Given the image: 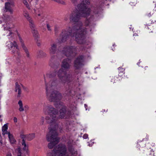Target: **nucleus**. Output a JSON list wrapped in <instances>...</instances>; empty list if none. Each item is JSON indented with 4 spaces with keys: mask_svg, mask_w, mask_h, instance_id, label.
I'll list each match as a JSON object with an SVG mask.
<instances>
[{
    "mask_svg": "<svg viewBox=\"0 0 156 156\" xmlns=\"http://www.w3.org/2000/svg\"><path fill=\"white\" fill-rule=\"evenodd\" d=\"M90 3L89 0H80V3L77 5V8L70 14L69 17L71 21L77 23L72 29L69 27L66 30H62L60 35L62 41H66L70 37L75 36L78 43L82 44L84 42V35L87 31L86 28L82 26V23L78 21L80 17H87L90 14V10L88 7Z\"/></svg>",
    "mask_w": 156,
    "mask_h": 156,
    "instance_id": "f257e3e1",
    "label": "nucleus"
},
{
    "mask_svg": "<svg viewBox=\"0 0 156 156\" xmlns=\"http://www.w3.org/2000/svg\"><path fill=\"white\" fill-rule=\"evenodd\" d=\"M43 111L44 113H48L49 114V116L46 117V119L48 123L51 124L50 127L53 128V126H54L55 129L56 126V123L59 119L57 116L58 111L52 106L47 104L44 105V106ZM67 114L66 108L64 107H62V108L60 110L59 118L61 119L66 118L67 117Z\"/></svg>",
    "mask_w": 156,
    "mask_h": 156,
    "instance_id": "f03ea898",
    "label": "nucleus"
},
{
    "mask_svg": "<svg viewBox=\"0 0 156 156\" xmlns=\"http://www.w3.org/2000/svg\"><path fill=\"white\" fill-rule=\"evenodd\" d=\"M44 77L47 98L50 101L57 102L61 99L62 96L59 92L55 90L58 86L57 79H51L47 82L44 75Z\"/></svg>",
    "mask_w": 156,
    "mask_h": 156,
    "instance_id": "7ed1b4c3",
    "label": "nucleus"
},
{
    "mask_svg": "<svg viewBox=\"0 0 156 156\" xmlns=\"http://www.w3.org/2000/svg\"><path fill=\"white\" fill-rule=\"evenodd\" d=\"M70 61L68 58L63 60L62 63V68L57 72V76L59 81L62 83L64 84L68 83L70 80L71 75L69 74L64 72L63 68L65 69H69L71 66Z\"/></svg>",
    "mask_w": 156,
    "mask_h": 156,
    "instance_id": "20e7f679",
    "label": "nucleus"
},
{
    "mask_svg": "<svg viewBox=\"0 0 156 156\" xmlns=\"http://www.w3.org/2000/svg\"><path fill=\"white\" fill-rule=\"evenodd\" d=\"M49 129L50 131L47 135L46 138L48 141L50 142L48 144V147L51 149L58 143L59 139L56 131L54 128L49 127Z\"/></svg>",
    "mask_w": 156,
    "mask_h": 156,
    "instance_id": "39448f33",
    "label": "nucleus"
},
{
    "mask_svg": "<svg viewBox=\"0 0 156 156\" xmlns=\"http://www.w3.org/2000/svg\"><path fill=\"white\" fill-rule=\"evenodd\" d=\"M47 156H69L66 153V148L63 144H59L53 150L52 153L48 154Z\"/></svg>",
    "mask_w": 156,
    "mask_h": 156,
    "instance_id": "423d86ee",
    "label": "nucleus"
},
{
    "mask_svg": "<svg viewBox=\"0 0 156 156\" xmlns=\"http://www.w3.org/2000/svg\"><path fill=\"white\" fill-rule=\"evenodd\" d=\"M75 48L73 46H67L64 48L62 53L67 56H69L75 51Z\"/></svg>",
    "mask_w": 156,
    "mask_h": 156,
    "instance_id": "0eeeda50",
    "label": "nucleus"
},
{
    "mask_svg": "<svg viewBox=\"0 0 156 156\" xmlns=\"http://www.w3.org/2000/svg\"><path fill=\"white\" fill-rule=\"evenodd\" d=\"M7 45L9 48H10L13 49L12 51L14 53H17L18 49V46L16 42L13 41V42H8Z\"/></svg>",
    "mask_w": 156,
    "mask_h": 156,
    "instance_id": "6e6552de",
    "label": "nucleus"
},
{
    "mask_svg": "<svg viewBox=\"0 0 156 156\" xmlns=\"http://www.w3.org/2000/svg\"><path fill=\"white\" fill-rule=\"evenodd\" d=\"M18 36L21 46L22 48H23V50H24V51H25L26 54V56L27 57L29 58L30 56L29 53L28 51L27 48L26 47L24 44V43L23 40V39H22V38H21L20 35H18Z\"/></svg>",
    "mask_w": 156,
    "mask_h": 156,
    "instance_id": "1a4fd4ad",
    "label": "nucleus"
},
{
    "mask_svg": "<svg viewBox=\"0 0 156 156\" xmlns=\"http://www.w3.org/2000/svg\"><path fill=\"white\" fill-rule=\"evenodd\" d=\"M83 59L81 56L77 58L74 62V67L76 69H79L83 64Z\"/></svg>",
    "mask_w": 156,
    "mask_h": 156,
    "instance_id": "9d476101",
    "label": "nucleus"
},
{
    "mask_svg": "<svg viewBox=\"0 0 156 156\" xmlns=\"http://www.w3.org/2000/svg\"><path fill=\"white\" fill-rule=\"evenodd\" d=\"M57 50V48L56 44L55 43L51 44L49 50L50 54L51 55L54 54L55 53Z\"/></svg>",
    "mask_w": 156,
    "mask_h": 156,
    "instance_id": "9b49d317",
    "label": "nucleus"
},
{
    "mask_svg": "<svg viewBox=\"0 0 156 156\" xmlns=\"http://www.w3.org/2000/svg\"><path fill=\"white\" fill-rule=\"evenodd\" d=\"M53 56L51 58L50 62L49 63L51 67L54 68H57L59 66V64L58 62H56L54 61Z\"/></svg>",
    "mask_w": 156,
    "mask_h": 156,
    "instance_id": "f8f14e48",
    "label": "nucleus"
},
{
    "mask_svg": "<svg viewBox=\"0 0 156 156\" xmlns=\"http://www.w3.org/2000/svg\"><path fill=\"white\" fill-rule=\"evenodd\" d=\"M12 5H10V4L8 3H5V10L6 12H9L10 14H12L13 12V10L11 8Z\"/></svg>",
    "mask_w": 156,
    "mask_h": 156,
    "instance_id": "ddd939ff",
    "label": "nucleus"
},
{
    "mask_svg": "<svg viewBox=\"0 0 156 156\" xmlns=\"http://www.w3.org/2000/svg\"><path fill=\"white\" fill-rule=\"evenodd\" d=\"M22 138L25 137L28 140H31L33 139L35 137V135L34 133H32L25 136L23 135L21 136Z\"/></svg>",
    "mask_w": 156,
    "mask_h": 156,
    "instance_id": "4468645a",
    "label": "nucleus"
},
{
    "mask_svg": "<svg viewBox=\"0 0 156 156\" xmlns=\"http://www.w3.org/2000/svg\"><path fill=\"white\" fill-rule=\"evenodd\" d=\"M37 54V56L39 58L45 57L47 55L46 53L41 50L39 51Z\"/></svg>",
    "mask_w": 156,
    "mask_h": 156,
    "instance_id": "2eb2a0df",
    "label": "nucleus"
},
{
    "mask_svg": "<svg viewBox=\"0 0 156 156\" xmlns=\"http://www.w3.org/2000/svg\"><path fill=\"white\" fill-rule=\"evenodd\" d=\"M31 30L33 34L34 37L35 39L38 41V38L39 37V34L37 31L36 30V29Z\"/></svg>",
    "mask_w": 156,
    "mask_h": 156,
    "instance_id": "dca6fc26",
    "label": "nucleus"
},
{
    "mask_svg": "<svg viewBox=\"0 0 156 156\" xmlns=\"http://www.w3.org/2000/svg\"><path fill=\"white\" fill-rule=\"evenodd\" d=\"M8 129V126L7 124H5L2 128V134L4 135L5 134H8L9 132H7V129Z\"/></svg>",
    "mask_w": 156,
    "mask_h": 156,
    "instance_id": "f3484780",
    "label": "nucleus"
},
{
    "mask_svg": "<svg viewBox=\"0 0 156 156\" xmlns=\"http://www.w3.org/2000/svg\"><path fill=\"white\" fill-rule=\"evenodd\" d=\"M32 0H23V2L26 7L29 9H30V5Z\"/></svg>",
    "mask_w": 156,
    "mask_h": 156,
    "instance_id": "a211bd4d",
    "label": "nucleus"
},
{
    "mask_svg": "<svg viewBox=\"0 0 156 156\" xmlns=\"http://www.w3.org/2000/svg\"><path fill=\"white\" fill-rule=\"evenodd\" d=\"M8 135L10 143L11 144H14L16 142V140L14 139L13 136L9 133H8Z\"/></svg>",
    "mask_w": 156,
    "mask_h": 156,
    "instance_id": "6ab92c4d",
    "label": "nucleus"
},
{
    "mask_svg": "<svg viewBox=\"0 0 156 156\" xmlns=\"http://www.w3.org/2000/svg\"><path fill=\"white\" fill-rule=\"evenodd\" d=\"M57 74V73H56V72H53L51 73H47L46 75V76L47 77H48L50 78H52L55 77Z\"/></svg>",
    "mask_w": 156,
    "mask_h": 156,
    "instance_id": "aec40b11",
    "label": "nucleus"
},
{
    "mask_svg": "<svg viewBox=\"0 0 156 156\" xmlns=\"http://www.w3.org/2000/svg\"><path fill=\"white\" fill-rule=\"evenodd\" d=\"M18 104L19 105V110L20 112H23L24 111V108L23 107V105L22 101L20 100L18 102Z\"/></svg>",
    "mask_w": 156,
    "mask_h": 156,
    "instance_id": "412c9836",
    "label": "nucleus"
},
{
    "mask_svg": "<svg viewBox=\"0 0 156 156\" xmlns=\"http://www.w3.org/2000/svg\"><path fill=\"white\" fill-rule=\"evenodd\" d=\"M23 15L25 18L28 20V21L31 20L32 18L30 16L29 13L26 11L23 12Z\"/></svg>",
    "mask_w": 156,
    "mask_h": 156,
    "instance_id": "4be33fe9",
    "label": "nucleus"
},
{
    "mask_svg": "<svg viewBox=\"0 0 156 156\" xmlns=\"http://www.w3.org/2000/svg\"><path fill=\"white\" fill-rule=\"evenodd\" d=\"M29 23L30 27L31 30L35 29V25L34 22L32 19L28 21Z\"/></svg>",
    "mask_w": 156,
    "mask_h": 156,
    "instance_id": "5701e85b",
    "label": "nucleus"
},
{
    "mask_svg": "<svg viewBox=\"0 0 156 156\" xmlns=\"http://www.w3.org/2000/svg\"><path fill=\"white\" fill-rule=\"evenodd\" d=\"M69 151L73 156H76L77 153L76 150L74 148H71L69 150Z\"/></svg>",
    "mask_w": 156,
    "mask_h": 156,
    "instance_id": "b1692460",
    "label": "nucleus"
},
{
    "mask_svg": "<svg viewBox=\"0 0 156 156\" xmlns=\"http://www.w3.org/2000/svg\"><path fill=\"white\" fill-rule=\"evenodd\" d=\"M21 84H19L18 83L16 82L15 84V91L17 92L18 90H21V88L22 87L21 85Z\"/></svg>",
    "mask_w": 156,
    "mask_h": 156,
    "instance_id": "393cba45",
    "label": "nucleus"
},
{
    "mask_svg": "<svg viewBox=\"0 0 156 156\" xmlns=\"http://www.w3.org/2000/svg\"><path fill=\"white\" fill-rule=\"evenodd\" d=\"M119 71L120 70V71L119 73V76H121L122 75H123L124 74V69L122 68L121 67H119Z\"/></svg>",
    "mask_w": 156,
    "mask_h": 156,
    "instance_id": "a878e982",
    "label": "nucleus"
},
{
    "mask_svg": "<svg viewBox=\"0 0 156 156\" xmlns=\"http://www.w3.org/2000/svg\"><path fill=\"white\" fill-rule=\"evenodd\" d=\"M22 145L23 146V149L25 150L26 151V144L25 142V141H24V139H23L22 140Z\"/></svg>",
    "mask_w": 156,
    "mask_h": 156,
    "instance_id": "bb28decb",
    "label": "nucleus"
},
{
    "mask_svg": "<svg viewBox=\"0 0 156 156\" xmlns=\"http://www.w3.org/2000/svg\"><path fill=\"white\" fill-rule=\"evenodd\" d=\"M101 10L100 8H98V7L95 8L94 9V12L95 14H97Z\"/></svg>",
    "mask_w": 156,
    "mask_h": 156,
    "instance_id": "cd10ccee",
    "label": "nucleus"
},
{
    "mask_svg": "<svg viewBox=\"0 0 156 156\" xmlns=\"http://www.w3.org/2000/svg\"><path fill=\"white\" fill-rule=\"evenodd\" d=\"M4 28L5 30H9V34H12V33L10 31V30H9V29H10V26H9V25H7L6 27H5V26H4Z\"/></svg>",
    "mask_w": 156,
    "mask_h": 156,
    "instance_id": "c85d7f7f",
    "label": "nucleus"
},
{
    "mask_svg": "<svg viewBox=\"0 0 156 156\" xmlns=\"http://www.w3.org/2000/svg\"><path fill=\"white\" fill-rule=\"evenodd\" d=\"M8 2H6V3H8L10 4V5H12V6H14V4L13 0H7Z\"/></svg>",
    "mask_w": 156,
    "mask_h": 156,
    "instance_id": "c756f323",
    "label": "nucleus"
},
{
    "mask_svg": "<svg viewBox=\"0 0 156 156\" xmlns=\"http://www.w3.org/2000/svg\"><path fill=\"white\" fill-rule=\"evenodd\" d=\"M16 151L18 153V154L21 155V150L20 148H18L16 150Z\"/></svg>",
    "mask_w": 156,
    "mask_h": 156,
    "instance_id": "7c9ffc66",
    "label": "nucleus"
},
{
    "mask_svg": "<svg viewBox=\"0 0 156 156\" xmlns=\"http://www.w3.org/2000/svg\"><path fill=\"white\" fill-rule=\"evenodd\" d=\"M17 92V97H20L21 96V94L22 91L21 90H18Z\"/></svg>",
    "mask_w": 156,
    "mask_h": 156,
    "instance_id": "2f4dec72",
    "label": "nucleus"
},
{
    "mask_svg": "<svg viewBox=\"0 0 156 156\" xmlns=\"http://www.w3.org/2000/svg\"><path fill=\"white\" fill-rule=\"evenodd\" d=\"M47 27L48 30L51 31V26L48 24H47Z\"/></svg>",
    "mask_w": 156,
    "mask_h": 156,
    "instance_id": "473e14b6",
    "label": "nucleus"
},
{
    "mask_svg": "<svg viewBox=\"0 0 156 156\" xmlns=\"http://www.w3.org/2000/svg\"><path fill=\"white\" fill-rule=\"evenodd\" d=\"M90 22H89V20L87 19V20L85 22V24L86 26H88L89 25V23H90Z\"/></svg>",
    "mask_w": 156,
    "mask_h": 156,
    "instance_id": "72a5a7b5",
    "label": "nucleus"
},
{
    "mask_svg": "<svg viewBox=\"0 0 156 156\" xmlns=\"http://www.w3.org/2000/svg\"><path fill=\"white\" fill-rule=\"evenodd\" d=\"M44 120V118L43 117H42L41 119V124H43Z\"/></svg>",
    "mask_w": 156,
    "mask_h": 156,
    "instance_id": "f704fd0d",
    "label": "nucleus"
},
{
    "mask_svg": "<svg viewBox=\"0 0 156 156\" xmlns=\"http://www.w3.org/2000/svg\"><path fill=\"white\" fill-rule=\"evenodd\" d=\"M88 135L86 134L83 135V137L84 139H87L88 137Z\"/></svg>",
    "mask_w": 156,
    "mask_h": 156,
    "instance_id": "c9c22d12",
    "label": "nucleus"
},
{
    "mask_svg": "<svg viewBox=\"0 0 156 156\" xmlns=\"http://www.w3.org/2000/svg\"><path fill=\"white\" fill-rule=\"evenodd\" d=\"M71 2L73 4H75L77 2L78 0H70Z\"/></svg>",
    "mask_w": 156,
    "mask_h": 156,
    "instance_id": "e433bc0d",
    "label": "nucleus"
},
{
    "mask_svg": "<svg viewBox=\"0 0 156 156\" xmlns=\"http://www.w3.org/2000/svg\"><path fill=\"white\" fill-rule=\"evenodd\" d=\"M13 121L14 122H17V118L16 117H14L13 118Z\"/></svg>",
    "mask_w": 156,
    "mask_h": 156,
    "instance_id": "4c0bfd02",
    "label": "nucleus"
},
{
    "mask_svg": "<svg viewBox=\"0 0 156 156\" xmlns=\"http://www.w3.org/2000/svg\"><path fill=\"white\" fill-rule=\"evenodd\" d=\"M24 108H25V109L27 110H28L29 108V107L27 105H25L24 106Z\"/></svg>",
    "mask_w": 156,
    "mask_h": 156,
    "instance_id": "58836bf2",
    "label": "nucleus"
},
{
    "mask_svg": "<svg viewBox=\"0 0 156 156\" xmlns=\"http://www.w3.org/2000/svg\"><path fill=\"white\" fill-rule=\"evenodd\" d=\"M21 86L22 87H23V89L25 90H26L27 88L26 87H24V86H23V85L21 84Z\"/></svg>",
    "mask_w": 156,
    "mask_h": 156,
    "instance_id": "ea45409f",
    "label": "nucleus"
},
{
    "mask_svg": "<svg viewBox=\"0 0 156 156\" xmlns=\"http://www.w3.org/2000/svg\"><path fill=\"white\" fill-rule=\"evenodd\" d=\"M62 106V105L60 104L59 103V106H56V107L60 108Z\"/></svg>",
    "mask_w": 156,
    "mask_h": 156,
    "instance_id": "a19ab883",
    "label": "nucleus"
},
{
    "mask_svg": "<svg viewBox=\"0 0 156 156\" xmlns=\"http://www.w3.org/2000/svg\"><path fill=\"white\" fill-rule=\"evenodd\" d=\"M6 156H12V154L11 153H8L7 154Z\"/></svg>",
    "mask_w": 156,
    "mask_h": 156,
    "instance_id": "79ce46f5",
    "label": "nucleus"
},
{
    "mask_svg": "<svg viewBox=\"0 0 156 156\" xmlns=\"http://www.w3.org/2000/svg\"><path fill=\"white\" fill-rule=\"evenodd\" d=\"M41 44L40 42H38L37 43V45L38 46H40L41 45Z\"/></svg>",
    "mask_w": 156,
    "mask_h": 156,
    "instance_id": "37998d69",
    "label": "nucleus"
},
{
    "mask_svg": "<svg viewBox=\"0 0 156 156\" xmlns=\"http://www.w3.org/2000/svg\"><path fill=\"white\" fill-rule=\"evenodd\" d=\"M17 156H21V155H20V154H18Z\"/></svg>",
    "mask_w": 156,
    "mask_h": 156,
    "instance_id": "c03bdc74",
    "label": "nucleus"
},
{
    "mask_svg": "<svg viewBox=\"0 0 156 156\" xmlns=\"http://www.w3.org/2000/svg\"><path fill=\"white\" fill-rule=\"evenodd\" d=\"M2 23V21L1 20H0V23Z\"/></svg>",
    "mask_w": 156,
    "mask_h": 156,
    "instance_id": "a18cd8bd",
    "label": "nucleus"
},
{
    "mask_svg": "<svg viewBox=\"0 0 156 156\" xmlns=\"http://www.w3.org/2000/svg\"><path fill=\"white\" fill-rule=\"evenodd\" d=\"M38 16H40V14H38Z\"/></svg>",
    "mask_w": 156,
    "mask_h": 156,
    "instance_id": "49530a36",
    "label": "nucleus"
},
{
    "mask_svg": "<svg viewBox=\"0 0 156 156\" xmlns=\"http://www.w3.org/2000/svg\"><path fill=\"white\" fill-rule=\"evenodd\" d=\"M37 1H38L39 0H36Z\"/></svg>",
    "mask_w": 156,
    "mask_h": 156,
    "instance_id": "de8ad7c7",
    "label": "nucleus"
},
{
    "mask_svg": "<svg viewBox=\"0 0 156 156\" xmlns=\"http://www.w3.org/2000/svg\"><path fill=\"white\" fill-rule=\"evenodd\" d=\"M146 67H147V66H146V67L145 68H146Z\"/></svg>",
    "mask_w": 156,
    "mask_h": 156,
    "instance_id": "09e8293b",
    "label": "nucleus"
}]
</instances>
